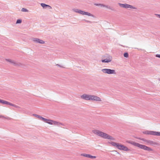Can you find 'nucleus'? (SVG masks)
<instances>
[{
  "label": "nucleus",
  "mask_w": 160,
  "mask_h": 160,
  "mask_svg": "<svg viewBox=\"0 0 160 160\" xmlns=\"http://www.w3.org/2000/svg\"><path fill=\"white\" fill-rule=\"evenodd\" d=\"M92 132L94 134L103 138L112 140H115V138L112 137L100 131L97 130H92Z\"/></svg>",
  "instance_id": "f257e3e1"
},
{
  "label": "nucleus",
  "mask_w": 160,
  "mask_h": 160,
  "mask_svg": "<svg viewBox=\"0 0 160 160\" xmlns=\"http://www.w3.org/2000/svg\"><path fill=\"white\" fill-rule=\"evenodd\" d=\"M127 142L132 145L137 147L139 148L143 149L144 150H146L147 151H152L153 150L149 147H147L145 145L141 144L132 141H127Z\"/></svg>",
  "instance_id": "f03ea898"
},
{
  "label": "nucleus",
  "mask_w": 160,
  "mask_h": 160,
  "mask_svg": "<svg viewBox=\"0 0 160 160\" xmlns=\"http://www.w3.org/2000/svg\"><path fill=\"white\" fill-rule=\"evenodd\" d=\"M110 143H111L112 145L116 147L118 149L120 150L124 151H130V149L128 148L127 147L119 143L113 142H112Z\"/></svg>",
  "instance_id": "7ed1b4c3"
},
{
  "label": "nucleus",
  "mask_w": 160,
  "mask_h": 160,
  "mask_svg": "<svg viewBox=\"0 0 160 160\" xmlns=\"http://www.w3.org/2000/svg\"><path fill=\"white\" fill-rule=\"evenodd\" d=\"M118 4L120 7L125 8H129L131 9H136V8H135V7H134L131 5L127 3L122 4L120 3H118Z\"/></svg>",
  "instance_id": "20e7f679"
},
{
  "label": "nucleus",
  "mask_w": 160,
  "mask_h": 160,
  "mask_svg": "<svg viewBox=\"0 0 160 160\" xmlns=\"http://www.w3.org/2000/svg\"><path fill=\"white\" fill-rule=\"evenodd\" d=\"M102 71L104 73L108 74H116V72L114 70L110 69H102Z\"/></svg>",
  "instance_id": "39448f33"
},
{
  "label": "nucleus",
  "mask_w": 160,
  "mask_h": 160,
  "mask_svg": "<svg viewBox=\"0 0 160 160\" xmlns=\"http://www.w3.org/2000/svg\"><path fill=\"white\" fill-rule=\"evenodd\" d=\"M48 121H46L45 122L47 123L50 125L53 124L54 125L59 126L60 125H63V124L61 123L58 122H57L56 121H55L53 120H52L50 119H48Z\"/></svg>",
  "instance_id": "423d86ee"
},
{
  "label": "nucleus",
  "mask_w": 160,
  "mask_h": 160,
  "mask_svg": "<svg viewBox=\"0 0 160 160\" xmlns=\"http://www.w3.org/2000/svg\"><path fill=\"white\" fill-rule=\"evenodd\" d=\"M6 60L7 61L9 62L11 64H12L13 65L15 66H20L21 65V64L20 63H19L18 62H15L12 60L6 59Z\"/></svg>",
  "instance_id": "0eeeda50"
},
{
  "label": "nucleus",
  "mask_w": 160,
  "mask_h": 160,
  "mask_svg": "<svg viewBox=\"0 0 160 160\" xmlns=\"http://www.w3.org/2000/svg\"><path fill=\"white\" fill-rule=\"evenodd\" d=\"M91 95L84 94L81 96V98L86 100H90Z\"/></svg>",
  "instance_id": "6e6552de"
},
{
  "label": "nucleus",
  "mask_w": 160,
  "mask_h": 160,
  "mask_svg": "<svg viewBox=\"0 0 160 160\" xmlns=\"http://www.w3.org/2000/svg\"><path fill=\"white\" fill-rule=\"evenodd\" d=\"M32 40L33 42L35 43L40 44H44L45 43V42L44 41L38 38H33Z\"/></svg>",
  "instance_id": "1a4fd4ad"
},
{
  "label": "nucleus",
  "mask_w": 160,
  "mask_h": 160,
  "mask_svg": "<svg viewBox=\"0 0 160 160\" xmlns=\"http://www.w3.org/2000/svg\"><path fill=\"white\" fill-rule=\"evenodd\" d=\"M90 100L101 101V99L99 97L94 95H91Z\"/></svg>",
  "instance_id": "9d476101"
},
{
  "label": "nucleus",
  "mask_w": 160,
  "mask_h": 160,
  "mask_svg": "<svg viewBox=\"0 0 160 160\" xmlns=\"http://www.w3.org/2000/svg\"><path fill=\"white\" fill-rule=\"evenodd\" d=\"M79 13L83 15H86L88 16H91L92 17H94V16L93 14L89 12H85L84 11H82L81 10H80L79 12Z\"/></svg>",
  "instance_id": "9b49d317"
},
{
  "label": "nucleus",
  "mask_w": 160,
  "mask_h": 160,
  "mask_svg": "<svg viewBox=\"0 0 160 160\" xmlns=\"http://www.w3.org/2000/svg\"><path fill=\"white\" fill-rule=\"evenodd\" d=\"M33 115L36 117L39 118L40 119L43 121L44 122H45L47 121H48V119L44 118L43 117H42L41 116L36 114H33Z\"/></svg>",
  "instance_id": "f8f14e48"
},
{
  "label": "nucleus",
  "mask_w": 160,
  "mask_h": 160,
  "mask_svg": "<svg viewBox=\"0 0 160 160\" xmlns=\"http://www.w3.org/2000/svg\"><path fill=\"white\" fill-rule=\"evenodd\" d=\"M2 103L3 104L8 105L14 107L15 108H17V106L16 105L14 104H13L10 102H9L8 101H4V100H3Z\"/></svg>",
  "instance_id": "ddd939ff"
},
{
  "label": "nucleus",
  "mask_w": 160,
  "mask_h": 160,
  "mask_svg": "<svg viewBox=\"0 0 160 160\" xmlns=\"http://www.w3.org/2000/svg\"><path fill=\"white\" fill-rule=\"evenodd\" d=\"M81 155L84 157H88L91 158H95L96 157L95 156H92L90 154H87L86 153L82 154H81Z\"/></svg>",
  "instance_id": "4468645a"
},
{
  "label": "nucleus",
  "mask_w": 160,
  "mask_h": 160,
  "mask_svg": "<svg viewBox=\"0 0 160 160\" xmlns=\"http://www.w3.org/2000/svg\"><path fill=\"white\" fill-rule=\"evenodd\" d=\"M112 60V58L111 57H108V58L102 60V62L104 63H108L111 61Z\"/></svg>",
  "instance_id": "2eb2a0df"
},
{
  "label": "nucleus",
  "mask_w": 160,
  "mask_h": 160,
  "mask_svg": "<svg viewBox=\"0 0 160 160\" xmlns=\"http://www.w3.org/2000/svg\"><path fill=\"white\" fill-rule=\"evenodd\" d=\"M41 5L42 6L43 8H46L47 7H48L49 8H51V7L48 5H47L44 3H42L41 4Z\"/></svg>",
  "instance_id": "dca6fc26"
},
{
  "label": "nucleus",
  "mask_w": 160,
  "mask_h": 160,
  "mask_svg": "<svg viewBox=\"0 0 160 160\" xmlns=\"http://www.w3.org/2000/svg\"><path fill=\"white\" fill-rule=\"evenodd\" d=\"M153 131H145L143 132V133L147 135H153Z\"/></svg>",
  "instance_id": "f3484780"
},
{
  "label": "nucleus",
  "mask_w": 160,
  "mask_h": 160,
  "mask_svg": "<svg viewBox=\"0 0 160 160\" xmlns=\"http://www.w3.org/2000/svg\"><path fill=\"white\" fill-rule=\"evenodd\" d=\"M104 7L112 11H115V9L113 8L110 7V6L107 5H105Z\"/></svg>",
  "instance_id": "a211bd4d"
},
{
  "label": "nucleus",
  "mask_w": 160,
  "mask_h": 160,
  "mask_svg": "<svg viewBox=\"0 0 160 160\" xmlns=\"http://www.w3.org/2000/svg\"><path fill=\"white\" fill-rule=\"evenodd\" d=\"M153 135L155 136H160V132L156 131H153Z\"/></svg>",
  "instance_id": "6ab92c4d"
},
{
  "label": "nucleus",
  "mask_w": 160,
  "mask_h": 160,
  "mask_svg": "<svg viewBox=\"0 0 160 160\" xmlns=\"http://www.w3.org/2000/svg\"><path fill=\"white\" fill-rule=\"evenodd\" d=\"M146 142L147 143H149L151 145L154 144H155V142H154L149 140H147V141H146Z\"/></svg>",
  "instance_id": "aec40b11"
},
{
  "label": "nucleus",
  "mask_w": 160,
  "mask_h": 160,
  "mask_svg": "<svg viewBox=\"0 0 160 160\" xmlns=\"http://www.w3.org/2000/svg\"><path fill=\"white\" fill-rule=\"evenodd\" d=\"M80 10L78 9L73 8L72 9V11L76 12L79 13Z\"/></svg>",
  "instance_id": "412c9836"
},
{
  "label": "nucleus",
  "mask_w": 160,
  "mask_h": 160,
  "mask_svg": "<svg viewBox=\"0 0 160 160\" xmlns=\"http://www.w3.org/2000/svg\"><path fill=\"white\" fill-rule=\"evenodd\" d=\"M21 11L22 12H28V10L26 8H23L22 9Z\"/></svg>",
  "instance_id": "4be33fe9"
},
{
  "label": "nucleus",
  "mask_w": 160,
  "mask_h": 160,
  "mask_svg": "<svg viewBox=\"0 0 160 160\" xmlns=\"http://www.w3.org/2000/svg\"><path fill=\"white\" fill-rule=\"evenodd\" d=\"M123 56L125 58H128V54L127 52H125L124 53Z\"/></svg>",
  "instance_id": "5701e85b"
},
{
  "label": "nucleus",
  "mask_w": 160,
  "mask_h": 160,
  "mask_svg": "<svg viewBox=\"0 0 160 160\" xmlns=\"http://www.w3.org/2000/svg\"><path fill=\"white\" fill-rule=\"evenodd\" d=\"M22 22V20L21 19H18L16 21V23H20Z\"/></svg>",
  "instance_id": "b1692460"
},
{
  "label": "nucleus",
  "mask_w": 160,
  "mask_h": 160,
  "mask_svg": "<svg viewBox=\"0 0 160 160\" xmlns=\"http://www.w3.org/2000/svg\"><path fill=\"white\" fill-rule=\"evenodd\" d=\"M0 118H6L7 119H8L9 118V117H4V116H0Z\"/></svg>",
  "instance_id": "393cba45"
},
{
  "label": "nucleus",
  "mask_w": 160,
  "mask_h": 160,
  "mask_svg": "<svg viewBox=\"0 0 160 160\" xmlns=\"http://www.w3.org/2000/svg\"><path fill=\"white\" fill-rule=\"evenodd\" d=\"M139 139H140L142 140L143 141L146 142V141H147V140L143 139V138H138Z\"/></svg>",
  "instance_id": "a878e982"
},
{
  "label": "nucleus",
  "mask_w": 160,
  "mask_h": 160,
  "mask_svg": "<svg viewBox=\"0 0 160 160\" xmlns=\"http://www.w3.org/2000/svg\"><path fill=\"white\" fill-rule=\"evenodd\" d=\"M155 15H156L157 17L160 18V14H155Z\"/></svg>",
  "instance_id": "bb28decb"
},
{
  "label": "nucleus",
  "mask_w": 160,
  "mask_h": 160,
  "mask_svg": "<svg viewBox=\"0 0 160 160\" xmlns=\"http://www.w3.org/2000/svg\"><path fill=\"white\" fill-rule=\"evenodd\" d=\"M156 57L158 58H160V54H157L156 55Z\"/></svg>",
  "instance_id": "cd10ccee"
},
{
  "label": "nucleus",
  "mask_w": 160,
  "mask_h": 160,
  "mask_svg": "<svg viewBox=\"0 0 160 160\" xmlns=\"http://www.w3.org/2000/svg\"><path fill=\"white\" fill-rule=\"evenodd\" d=\"M84 20L87 22H88V23H91V22L90 21H88V20Z\"/></svg>",
  "instance_id": "c85d7f7f"
},
{
  "label": "nucleus",
  "mask_w": 160,
  "mask_h": 160,
  "mask_svg": "<svg viewBox=\"0 0 160 160\" xmlns=\"http://www.w3.org/2000/svg\"><path fill=\"white\" fill-rule=\"evenodd\" d=\"M105 5L102 4H100V6H101V7H104Z\"/></svg>",
  "instance_id": "c756f323"
},
{
  "label": "nucleus",
  "mask_w": 160,
  "mask_h": 160,
  "mask_svg": "<svg viewBox=\"0 0 160 160\" xmlns=\"http://www.w3.org/2000/svg\"><path fill=\"white\" fill-rule=\"evenodd\" d=\"M94 5L97 6H99L100 5V3H95Z\"/></svg>",
  "instance_id": "7c9ffc66"
},
{
  "label": "nucleus",
  "mask_w": 160,
  "mask_h": 160,
  "mask_svg": "<svg viewBox=\"0 0 160 160\" xmlns=\"http://www.w3.org/2000/svg\"><path fill=\"white\" fill-rule=\"evenodd\" d=\"M56 65H57V66H58V67H62V66H61L59 64H57Z\"/></svg>",
  "instance_id": "2f4dec72"
},
{
  "label": "nucleus",
  "mask_w": 160,
  "mask_h": 160,
  "mask_svg": "<svg viewBox=\"0 0 160 160\" xmlns=\"http://www.w3.org/2000/svg\"><path fill=\"white\" fill-rule=\"evenodd\" d=\"M2 101H3V100L0 99V103H2Z\"/></svg>",
  "instance_id": "473e14b6"
}]
</instances>
